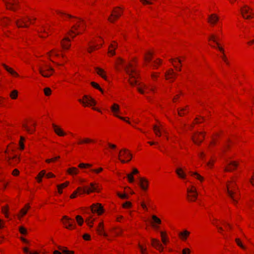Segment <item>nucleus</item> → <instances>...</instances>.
<instances>
[{"mask_svg":"<svg viewBox=\"0 0 254 254\" xmlns=\"http://www.w3.org/2000/svg\"><path fill=\"white\" fill-rule=\"evenodd\" d=\"M186 110V108H182L180 110L178 109V115L180 116H182L185 113H182V112H184Z\"/></svg>","mask_w":254,"mask_h":254,"instance_id":"nucleus-60","label":"nucleus"},{"mask_svg":"<svg viewBox=\"0 0 254 254\" xmlns=\"http://www.w3.org/2000/svg\"><path fill=\"white\" fill-rule=\"evenodd\" d=\"M63 219L65 220V221H63V223L66 229H73L75 227L73 219H72L66 216H63Z\"/></svg>","mask_w":254,"mask_h":254,"instance_id":"nucleus-6","label":"nucleus"},{"mask_svg":"<svg viewBox=\"0 0 254 254\" xmlns=\"http://www.w3.org/2000/svg\"><path fill=\"white\" fill-rule=\"evenodd\" d=\"M238 188L234 182H232L231 184L227 185L226 192L228 196L233 200V203L236 204L237 203V198L234 195H237L236 190Z\"/></svg>","mask_w":254,"mask_h":254,"instance_id":"nucleus-2","label":"nucleus"},{"mask_svg":"<svg viewBox=\"0 0 254 254\" xmlns=\"http://www.w3.org/2000/svg\"><path fill=\"white\" fill-rule=\"evenodd\" d=\"M190 232L186 230L179 233V236L183 240H186L187 237L190 235Z\"/></svg>","mask_w":254,"mask_h":254,"instance_id":"nucleus-27","label":"nucleus"},{"mask_svg":"<svg viewBox=\"0 0 254 254\" xmlns=\"http://www.w3.org/2000/svg\"><path fill=\"white\" fill-rule=\"evenodd\" d=\"M67 172L69 174H70L71 175H76L78 173V170L75 167H71V168H69L67 170Z\"/></svg>","mask_w":254,"mask_h":254,"instance_id":"nucleus-28","label":"nucleus"},{"mask_svg":"<svg viewBox=\"0 0 254 254\" xmlns=\"http://www.w3.org/2000/svg\"><path fill=\"white\" fill-rule=\"evenodd\" d=\"M59 158H60V156H57L56 157H54L53 158L50 159H47L46 160V161L47 163H50V162H51L52 161H55L56 160H57Z\"/></svg>","mask_w":254,"mask_h":254,"instance_id":"nucleus-57","label":"nucleus"},{"mask_svg":"<svg viewBox=\"0 0 254 254\" xmlns=\"http://www.w3.org/2000/svg\"><path fill=\"white\" fill-rule=\"evenodd\" d=\"M91 211L92 213H97L98 215H101L104 212V209L101 204L96 203L92 205Z\"/></svg>","mask_w":254,"mask_h":254,"instance_id":"nucleus-7","label":"nucleus"},{"mask_svg":"<svg viewBox=\"0 0 254 254\" xmlns=\"http://www.w3.org/2000/svg\"><path fill=\"white\" fill-rule=\"evenodd\" d=\"M58 249L62 251V253L64 254H74V252L73 251H70L66 249H63L62 247L59 246Z\"/></svg>","mask_w":254,"mask_h":254,"instance_id":"nucleus-34","label":"nucleus"},{"mask_svg":"<svg viewBox=\"0 0 254 254\" xmlns=\"http://www.w3.org/2000/svg\"><path fill=\"white\" fill-rule=\"evenodd\" d=\"M96 72L99 75H100L102 78H103L104 79H105V80L107 79V77L104 74V70L101 69V68H100L99 67H97L96 68Z\"/></svg>","mask_w":254,"mask_h":254,"instance_id":"nucleus-31","label":"nucleus"},{"mask_svg":"<svg viewBox=\"0 0 254 254\" xmlns=\"http://www.w3.org/2000/svg\"><path fill=\"white\" fill-rule=\"evenodd\" d=\"M131 206V203L129 201H126L123 204V207L125 208H127Z\"/></svg>","mask_w":254,"mask_h":254,"instance_id":"nucleus-50","label":"nucleus"},{"mask_svg":"<svg viewBox=\"0 0 254 254\" xmlns=\"http://www.w3.org/2000/svg\"><path fill=\"white\" fill-rule=\"evenodd\" d=\"M39 71L43 76L45 77H49L54 71V69L49 65H46L45 67L39 66Z\"/></svg>","mask_w":254,"mask_h":254,"instance_id":"nucleus-4","label":"nucleus"},{"mask_svg":"<svg viewBox=\"0 0 254 254\" xmlns=\"http://www.w3.org/2000/svg\"><path fill=\"white\" fill-rule=\"evenodd\" d=\"M118 195L122 199H127L128 198V196L126 194H121L120 193H118Z\"/></svg>","mask_w":254,"mask_h":254,"instance_id":"nucleus-53","label":"nucleus"},{"mask_svg":"<svg viewBox=\"0 0 254 254\" xmlns=\"http://www.w3.org/2000/svg\"><path fill=\"white\" fill-rule=\"evenodd\" d=\"M23 251L26 254L29 253V254H39V253L37 252H35L34 253L29 252L28 249L27 248H24L23 249Z\"/></svg>","mask_w":254,"mask_h":254,"instance_id":"nucleus-59","label":"nucleus"},{"mask_svg":"<svg viewBox=\"0 0 254 254\" xmlns=\"http://www.w3.org/2000/svg\"><path fill=\"white\" fill-rule=\"evenodd\" d=\"M122 157H124V158H127V157H129V159L131 158V154L128 152V151L127 149H122Z\"/></svg>","mask_w":254,"mask_h":254,"instance_id":"nucleus-29","label":"nucleus"},{"mask_svg":"<svg viewBox=\"0 0 254 254\" xmlns=\"http://www.w3.org/2000/svg\"><path fill=\"white\" fill-rule=\"evenodd\" d=\"M76 219L77 222L78 224V225H81L83 224V219L81 217V216H80L79 215L76 216Z\"/></svg>","mask_w":254,"mask_h":254,"instance_id":"nucleus-42","label":"nucleus"},{"mask_svg":"<svg viewBox=\"0 0 254 254\" xmlns=\"http://www.w3.org/2000/svg\"><path fill=\"white\" fill-rule=\"evenodd\" d=\"M46 175V172L45 170H42L41 171L39 174L38 175L37 177H36V179L38 180V182L39 183L41 182L42 181V178L44 176Z\"/></svg>","mask_w":254,"mask_h":254,"instance_id":"nucleus-32","label":"nucleus"},{"mask_svg":"<svg viewBox=\"0 0 254 254\" xmlns=\"http://www.w3.org/2000/svg\"><path fill=\"white\" fill-rule=\"evenodd\" d=\"M23 127L25 128L27 131L30 133H32V132L34 131V130H31V129L26 125H23Z\"/></svg>","mask_w":254,"mask_h":254,"instance_id":"nucleus-61","label":"nucleus"},{"mask_svg":"<svg viewBox=\"0 0 254 254\" xmlns=\"http://www.w3.org/2000/svg\"><path fill=\"white\" fill-rule=\"evenodd\" d=\"M70 42V40L68 38H65L62 42L61 45L64 49H68L70 45L68 42Z\"/></svg>","mask_w":254,"mask_h":254,"instance_id":"nucleus-21","label":"nucleus"},{"mask_svg":"<svg viewBox=\"0 0 254 254\" xmlns=\"http://www.w3.org/2000/svg\"><path fill=\"white\" fill-rule=\"evenodd\" d=\"M30 208V206L29 204H26L25 206V207L23 209H22L20 211L21 213L22 214V215H24L26 214L27 210Z\"/></svg>","mask_w":254,"mask_h":254,"instance_id":"nucleus-37","label":"nucleus"},{"mask_svg":"<svg viewBox=\"0 0 254 254\" xmlns=\"http://www.w3.org/2000/svg\"><path fill=\"white\" fill-rule=\"evenodd\" d=\"M201 132H199L192 136V139L194 143L196 144H199L201 142H202L204 136H202V138H200V136L201 135Z\"/></svg>","mask_w":254,"mask_h":254,"instance_id":"nucleus-15","label":"nucleus"},{"mask_svg":"<svg viewBox=\"0 0 254 254\" xmlns=\"http://www.w3.org/2000/svg\"><path fill=\"white\" fill-rule=\"evenodd\" d=\"M187 191L188 193H193L191 195H188V197H190V198H189L190 200L194 201L197 198V193L196 189L195 188L194 189H188Z\"/></svg>","mask_w":254,"mask_h":254,"instance_id":"nucleus-12","label":"nucleus"},{"mask_svg":"<svg viewBox=\"0 0 254 254\" xmlns=\"http://www.w3.org/2000/svg\"><path fill=\"white\" fill-rule=\"evenodd\" d=\"M57 13H59V14L61 15L62 16H63V15H65V16H67L69 18H73L74 17L70 14H66L65 13H64L62 11H57Z\"/></svg>","mask_w":254,"mask_h":254,"instance_id":"nucleus-51","label":"nucleus"},{"mask_svg":"<svg viewBox=\"0 0 254 254\" xmlns=\"http://www.w3.org/2000/svg\"><path fill=\"white\" fill-rule=\"evenodd\" d=\"M111 110L112 111V112L114 113L115 116H116L118 118H119V119H121V120H123L124 121H126L128 124H130V123L129 121L126 120L125 118L121 117V116H120L119 115H117L115 114L116 113H117V112H118L119 111L120 107H119V106L118 104H114L113 105V106L111 107Z\"/></svg>","mask_w":254,"mask_h":254,"instance_id":"nucleus-9","label":"nucleus"},{"mask_svg":"<svg viewBox=\"0 0 254 254\" xmlns=\"http://www.w3.org/2000/svg\"><path fill=\"white\" fill-rule=\"evenodd\" d=\"M99 228L97 229V231L99 235H103L105 237H107V234L103 231V223L101 222L99 224Z\"/></svg>","mask_w":254,"mask_h":254,"instance_id":"nucleus-25","label":"nucleus"},{"mask_svg":"<svg viewBox=\"0 0 254 254\" xmlns=\"http://www.w3.org/2000/svg\"><path fill=\"white\" fill-rule=\"evenodd\" d=\"M250 8L247 5H245L243 8H241V12L244 18L250 19L252 18L251 14L252 12H249Z\"/></svg>","mask_w":254,"mask_h":254,"instance_id":"nucleus-8","label":"nucleus"},{"mask_svg":"<svg viewBox=\"0 0 254 254\" xmlns=\"http://www.w3.org/2000/svg\"><path fill=\"white\" fill-rule=\"evenodd\" d=\"M151 245L156 248V249L158 250L160 252H162L163 250V248L161 245V244L160 243V242L155 239L152 238L151 239Z\"/></svg>","mask_w":254,"mask_h":254,"instance_id":"nucleus-11","label":"nucleus"},{"mask_svg":"<svg viewBox=\"0 0 254 254\" xmlns=\"http://www.w3.org/2000/svg\"><path fill=\"white\" fill-rule=\"evenodd\" d=\"M90 188L88 187H78L76 191H77V193H79V194L82 193H87L89 194L91 192L97 191L99 192V189L98 187L95 186L94 183H90Z\"/></svg>","mask_w":254,"mask_h":254,"instance_id":"nucleus-3","label":"nucleus"},{"mask_svg":"<svg viewBox=\"0 0 254 254\" xmlns=\"http://www.w3.org/2000/svg\"><path fill=\"white\" fill-rule=\"evenodd\" d=\"M229 165L232 166L233 167H230V168L226 167L225 168V171L229 172V171H232L233 169H234L235 168H236L238 166V164L237 163H236V162L232 161L229 163Z\"/></svg>","mask_w":254,"mask_h":254,"instance_id":"nucleus-26","label":"nucleus"},{"mask_svg":"<svg viewBox=\"0 0 254 254\" xmlns=\"http://www.w3.org/2000/svg\"><path fill=\"white\" fill-rule=\"evenodd\" d=\"M176 173L180 178L182 179L186 178V175L182 168H177L176 170Z\"/></svg>","mask_w":254,"mask_h":254,"instance_id":"nucleus-23","label":"nucleus"},{"mask_svg":"<svg viewBox=\"0 0 254 254\" xmlns=\"http://www.w3.org/2000/svg\"><path fill=\"white\" fill-rule=\"evenodd\" d=\"M138 173V171L135 169H133L132 172L131 174H127V178L129 183H133L134 181V179L133 177L134 174H137Z\"/></svg>","mask_w":254,"mask_h":254,"instance_id":"nucleus-19","label":"nucleus"},{"mask_svg":"<svg viewBox=\"0 0 254 254\" xmlns=\"http://www.w3.org/2000/svg\"><path fill=\"white\" fill-rule=\"evenodd\" d=\"M209 40H211L213 42H214V43H215L217 46V48L219 49V50L222 52L223 53H224V50L220 46V44L219 43L217 42V39H216V37L215 35H213V34H212L210 35V36L209 37Z\"/></svg>","mask_w":254,"mask_h":254,"instance_id":"nucleus-18","label":"nucleus"},{"mask_svg":"<svg viewBox=\"0 0 254 254\" xmlns=\"http://www.w3.org/2000/svg\"><path fill=\"white\" fill-rule=\"evenodd\" d=\"M161 63V60L160 59H157L156 61L153 62V66L154 67H157L158 65L160 64Z\"/></svg>","mask_w":254,"mask_h":254,"instance_id":"nucleus-48","label":"nucleus"},{"mask_svg":"<svg viewBox=\"0 0 254 254\" xmlns=\"http://www.w3.org/2000/svg\"><path fill=\"white\" fill-rule=\"evenodd\" d=\"M122 150H121L120 151H119V155H118V158L121 161V162L122 163H125L126 162H129L130 160V158L128 160L126 161L124 159H122L121 158V157H122Z\"/></svg>","mask_w":254,"mask_h":254,"instance_id":"nucleus-35","label":"nucleus"},{"mask_svg":"<svg viewBox=\"0 0 254 254\" xmlns=\"http://www.w3.org/2000/svg\"><path fill=\"white\" fill-rule=\"evenodd\" d=\"M117 47V44L115 42H114V44H112L110 45L108 51L109 54H110L111 55L113 56L115 55V50Z\"/></svg>","mask_w":254,"mask_h":254,"instance_id":"nucleus-22","label":"nucleus"},{"mask_svg":"<svg viewBox=\"0 0 254 254\" xmlns=\"http://www.w3.org/2000/svg\"><path fill=\"white\" fill-rule=\"evenodd\" d=\"M94 141L90 138H85L83 140H81L80 142H79V144H82V143H88L90 142H93Z\"/></svg>","mask_w":254,"mask_h":254,"instance_id":"nucleus-41","label":"nucleus"},{"mask_svg":"<svg viewBox=\"0 0 254 254\" xmlns=\"http://www.w3.org/2000/svg\"><path fill=\"white\" fill-rule=\"evenodd\" d=\"M122 14V12L116 9L114 10L111 14L110 17L108 18L109 21L113 22L116 19L118 18Z\"/></svg>","mask_w":254,"mask_h":254,"instance_id":"nucleus-10","label":"nucleus"},{"mask_svg":"<svg viewBox=\"0 0 254 254\" xmlns=\"http://www.w3.org/2000/svg\"><path fill=\"white\" fill-rule=\"evenodd\" d=\"M219 20V17L215 14H212L208 16V21L212 24H215Z\"/></svg>","mask_w":254,"mask_h":254,"instance_id":"nucleus-16","label":"nucleus"},{"mask_svg":"<svg viewBox=\"0 0 254 254\" xmlns=\"http://www.w3.org/2000/svg\"><path fill=\"white\" fill-rule=\"evenodd\" d=\"M160 233H161V238H162V241L165 245V244H166L167 241L164 236V233L163 232H161Z\"/></svg>","mask_w":254,"mask_h":254,"instance_id":"nucleus-55","label":"nucleus"},{"mask_svg":"<svg viewBox=\"0 0 254 254\" xmlns=\"http://www.w3.org/2000/svg\"><path fill=\"white\" fill-rule=\"evenodd\" d=\"M176 75V74L174 72L173 69H170L165 73V76L167 79L174 78Z\"/></svg>","mask_w":254,"mask_h":254,"instance_id":"nucleus-20","label":"nucleus"},{"mask_svg":"<svg viewBox=\"0 0 254 254\" xmlns=\"http://www.w3.org/2000/svg\"><path fill=\"white\" fill-rule=\"evenodd\" d=\"M236 241V242L237 243V245L240 247L241 248L243 249H245V246L242 244V243L241 242L240 240L238 238H237L235 240Z\"/></svg>","mask_w":254,"mask_h":254,"instance_id":"nucleus-49","label":"nucleus"},{"mask_svg":"<svg viewBox=\"0 0 254 254\" xmlns=\"http://www.w3.org/2000/svg\"><path fill=\"white\" fill-rule=\"evenodd\" d=\"M26 20L24 19H21L19 20H16L15 21V24L19 28L20 27H28V26L26 24Z\"/></svg>","mask_w":254,"mask_h":254,"instance_id":"nucleus-17","label":"nucleus"},{"mask_svg":"<svg viewBox=\"0 0 254 254\" xmlns=\"http://www.w3.org/2000/svg\"><path fill=\"white\" fill-rule=\"evenodd\" d=\"M2 211L3 213L5 214V216L7 217V211H8V206H6L5 207H3L2 208Z\"/></svg>","mask_w":254,"mask_h":254,"instance_id":"nucleus-56","label":"nucleus"},{"mask_svg":"<svg viewBox=\"0 0 254 254\" xmlns=\"http://www.w3.org/2000/svg\"><path fill=\"white\" fill-rule=\"evenodd\" d=\"M92 165L90 164H86L81 163L79 164L78 167L80 168H86L91 167Z\"/></svg>","mask_w":254,"mask_h":254,"instance_id":"nucleus-40","label":"nucleus"},{"mask_svg":"<svg viewBox=\"0 0 254 254\" xmlns=\"http://www.w3.org/2000/svg\"><path fill=\"white\" fill-rule=\"evenodd\" d=\"M17 95H18V92L17 90H13L10 94V97L13 99H15L17 98Z\"/></svg>","mask_w":254,"mask_h":254,"instance_id":"nucleus-38","label":"nucleus"},{"mask_svg":"<svg viewBox=\"0 0 254 254\" xmlns=\"http://www.w3.org/2000/svg\"><path fill=\"white\" fill-rule=\"evenodd\" d=\"M140 1L143 4H152V2L150 1V0H140Z\"/></svg>","mask_w":254,"mask_h":254,"instance_id":"nucleus-58","label":"nucleus"},{"mask_svg":"<svg viewBox=\"0 0 254 254\" xmlns=\"http://www.w3.org/2000/svg\"><path fill=\"white\" fill-rule=\"evenodd\" d=\"M183 254H190V251L189 249L186 248L183 250Z\"/></svg>","mask_w":254,"mask_h":254,"instance_id":"nucleus-62","label":"nucleus"},{"mask_svg":"<svg viewBox=\"0 0 254 254\" xmlns=\"http://www.w3.org/2000/svg\"><path fill=\"white\" fill-rule=\"evenodd\" d=\"M44 94L46 96H49L51 94V90L49 87H46L44 89Z\"/></svg>","mask_w":254,"mask_h":254,"instance_id":"nucleus-44","label":"nucleus"},{"mask_svg":"<svg viewBox=\"0 0 254 254\" xmlns=\"http://www.w3.org/2000/svg\"><path fill=\"white\" fill-rule=\"evenodd\" d=\"M83 99L85 100V101L81 99H79L78 101L85 106H93L96 105V102L94 99L88 95H84L83 96Z\"/></svg>","mask_w":254,"mask_h":254,"instance_id":"nucleus-5","label":"nucleus"},{"mask_svg":"<svg viewBox=\"0 0 254 254\" xmlns=\"http://www.w3.org/2000/svg\"><path fill=\"white\" fill-rule=\"evenodd\" d=\"M91 85H92L93 87H94V88H96V89H98V90H99V91H100L102 93H103V89H102L100 87V86H99V85L97 83L94 82H91Z\"/></svg>","mask_w":254,"mask_h":254,"instance_id":"nucleus-36","label":"nucleus"},{"mask_svg":"<svg viewBox=\"0 0 254 254\" xmlns=\"http://www.w3.org/2000/svg\"><path fill=\"white\" fill-rule=\"evenodd\" d=\"M152 219L153 222L156 224H160L161 223V220L155 215H152Z\"/></svg>","mask_w":254,"mask_h":254,"instance_id":"nucleus-39","label":"nucleus"},{"mask_svg":"<svg viewBox=\"0 0 254 254\" xmlns=\"http://www.w3.org/2000/svg\"><path fill=\"white\" fill-rule=\"evenodd\" d=\"M189 173L192 176L195 177L196 179L199 180L200 181H202L203 180V178L201 177L200 175L196 172H192L191 171H190Z\"/></svg>","mask_w":254,"mask_h":254,"instance_id":"nucleus-30","label":"nucleus"},{"mask_svg":"<svg viewBox=\"0 0 254 254\" xmlns=\"http://www.w3.org/2000/svg\"><path fill=\"white\" fill-rule=\"evenodd\" d=\"M68 184H69V182H66L64 183L57 185V188H58V189H62L66 187Z\"/></svg>","mask_w":254,"mask_h":254,"instance_id":"nucleus-47","label":"nucleus"},{"mask_svg":"<svg viewBox=\"0 0 254 254\" xmlns=\"http://www.w3.org/2000/svg\"><path fill=\"white\" fill-rule=\"evenodd\" d=\"M16 158V155H14L13 157H6V160H7V162L9 165H12L11 162L10 161V160L11 159H15Z\"/></svg>","mask_w":254,"mask_h":254,"instance_id":"nucleus-54","label":"nucleus"},{"mask_svg":"<svg viewBox=\"0 0 254 254\" xmlns=\"http://www.w3.org/2000/svg\"><path fill=\"white\" fill-rule=\"evenodd\" d=\"M147 54L148 55L150 56V57H147V55H145L144 57V60L146 62H149L151 60V55H152V54H151V53L150 52H148Z\"/></svg>","mask_w":254,"mask_h":254,"instance_id":"nucleus-45","label":"nucleus"},{"mask_svg":"<svg viewBox=\"0 0 254 254\" xmlns=\"http://www.w3.org/2000/svg\"><path fill=\"white\" fill-rule=\"evenodd\" d=\"M153 129L156 135L160 136L161 135L160 134V129H159L156 125L153 126Z\"/></svg>","mask_w":254,"mask_h":254,"instance_id":"nucleus-43","label":"nucleus"},{"mask_svg":"<svg viewBox=\"0 0 254 254\" xmlns=\"http://www.w3.org/2000/svg\"><path fill=\"white\" fill-rule=\"evenodd\" d=\"M77 194V191H73V192L70 196V198H75Z\"/></svg>","mask_w":254,"mask_h":254,"instance_id":"nucleus-64","label":"nucleus"},{"mask_svg":"<svg viewBox=\"0 0 254 254\" xmlns=\"http://www.w3.org/2000/svg\"><path fill=\"white\" fill-rule=\"evenodd\" d=\"M83 238L84 240H90V236L89 235L87 234H84L83 236Z\"/></svg>","mask_w":254,"mask_h":254,"instance_id":"nucleus-63","label":"nucleus"},{"mask_svg":"<svg viewBox=\"0 0 254 254\" xmlns=\"http://www.w3.org/2000/svg\"><path fill=\"white\" fill-rule=\"evenodd\" d=\"M79 27V25H73L71 27V29L69 31V35L72 38L74 37L72 35V33H75L74 30H77L78 28Z\"/></svg>","mask_w":254,"mask_h":254,"instance_id":"nucleus-33","label":"nucleus"},{"mask_svg":"<svg viewBox=\"0 0 254 254\" xmlns=\"http://www.w3.org/2000/svg\"><path fill=\"white\" fill-rule=\"evenodd\" d=\"M2 66H3V67L5 69V70L8 72L9 73H10L11 74L14 75V76H18V74L17 73H16L14 70H13L12 68L8 67V66H7L6 65H5V64H2Z\"/></svg>","mask_w":254,"mask_h":254,"instance_id":"nucleus-24","label":"nucleus"},{"mask_svg":"<svg viewBox=\"0 0 254 254\" xmlns=\"http://www.w3.org/2000/svg\"><path fill=\"white\" fill-rule=\"evenodd\" d=\"M124 68L126 73L129 77L128 81L130 85L132 86H134L135 85H139V84H137V81L136 80H131L132 78L136 79L137 76L135 70L132 68V65L131 64H129L128 65L125 66Z\"/></svg>","mask_w":254,"mask_h":254,"instance_id":"nucleus-1","label":"nucleus"},{"mask_svg":"<svg viewBox=\"0 0 254 254\" xmlns=\"http://www.w3.org/2000/svg\"><path fill=\"white\" fill-rule=\"evenodd\" d=\"M19 231L21 234L26 235L27 234L26 229L23 226H20L19 227Z\"/></svg>","mask_w":254,"mask_h":254,"instance_id":"nucleus-46","label":"nucleus"},{"mask_svg":"<svg viewBox=\"0 0 254 254\" xmlns=\"http://www.w3.org/2000/svg\"><path fill=\"white\" fill-rule=\"evenodd\" d=\"M91 216H90L86 219V222L91 227L92 225H91L90 224L92 223L93 222V220H91Z\"/></svg>","mask_w":254,"mask_h":254,"instance_id":"nucleus-52","label":"nucleus"},{"mask_svg":"<svg viewBox=\"0 0 254 254\" xmlns=\"http://www.w3.org/2000/svg\"><path fill=\"white\" fill-rule=\"evenodd\" d=\"M52 126L53 127L55 132L59 136H63L65 135V133L62 130L61 128L57 126L56 125L53 124Z\"/></svg>","mask_w":254,"mask_h":254,"instance_id":"nucleus-14","label":"nucleus"},{"mask_svg":"<svg viewBox=\"0 0 254 254\" xmlns=\"http://www.w3.org/2000/svg\"><path fill=\"white\" fill-rule=\"evenodd\" d=\"M139 185L143 190L147 189L148 182L145 178H140Z\"/></svg>","mask_w":254,"mask_h":254,"instance_id":"nucleus-13","label":"nucleus"}]
</instances>
